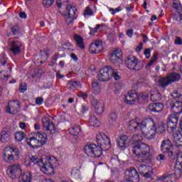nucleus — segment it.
<instances>
[{"mask_svg": "<svg viewBox=\"0 0 182 182\" xmlns=\"http://www.w3.org/2000/svg\"><path fill=\"white\" fill-rule=\"evenodd\" d=\"M75 19H76V17H72L70 16H68L65 19V22L67 25H73V21H75Z\"/></svg>", "mask_w": 182, "mask_h": 182, "instance_id": "54", "label": "nucleus"}, {"mask_svg": "<svg viewBox=\"0 0 182 182\" xmlns=\"http://www.w3.org/2000/svg\"><path fill=\"white\" fill-rule=\"evenodd\" d=\"M161 151L164 154H167L171 160H176V151L170 139H165L161 141Z\"/></svg>", "mask_w": 182, "mask_h": 182, "instance_id": "8", "label": "nucleus"}, {"mask_svg": "<svg viewBox=\"0 0 182 182\" xmlns=\"http://www.w3.org/2000/svg\"><path fill=\"white\" fill-rule=\"evenodd\" d=\"M89 110V107L86 105H82L79 108V114H85V112H87Z\"/></svg>", "mask_w": 182, "mask_h": 182, "instance_id": "52", "label": "nucleus"}, {"mask_svg": "<svg viewBox=\"0 0 182 182\" xmlns=\"http://www.w3.org/2000/svg\"><path fill=\"white\" fill-rule=\"evenodd\" d=\"M156 60H157V55H154V57L151 58V61L146 65V69H149V68H150Z\"/></svg>", "mask_w": 182, "mask_h": 182, "instance_id": "56", "label": "nucleus"}, {"mask_svg": "<svg viewBox=\"0 0 182 182\" xmlns=\"http://www.w3.org/2000/svg\"><path fill=\"white\" fill-rule=\"evenodd\" d=\"M11 129L9 127L3 128L1 134H0V141L1 143H6L11 140Z\"/></svg>", "mask_w": 182, "mask_h": 182, "instance_id": "20", "label": "nucleus"}, {"mask_svg": "<svg viewBox=\"0 0 182 182\" xmlns=\"http://www.w3.org/2000/svg\"><path fill=\"white\" fill-rule=\"evenodd\" d=\"M3 157L6 163H15L19 159V150L16 146H7L4 151Z\"/></svg>", "mask_w": 182, "mask_h": 182, "instance_id": "5", "label": "nucleus"}, {"mask_svg": "<svg viewBox=\"0 0 182 182\" xmlns=\"http://www.w3.org/2000/svg\"><path fill=\"white\" fill-rule=\"evenodd\" d=\"M104 147H98L95 144H90L85 145L84 147V152L88 157H96L99 159L103 154V150H109L111 147L110 139L107 135H103Z\"/></svg>", "mask_w": 182, "mask_h": 182, "instance_id": "1", "label": "nucleus"}, {"mask_svg": "<svg viewBox=\"0 0 182 182\" xmlns=\"http://www.w3.org/2000/svg\"><path fill=\"white\" fill-rule=\"evenodd\" d=\"M32 181V173L30 171H26L21 176L20 182H31Z\"/></svg>", "mask_w": 182, "mask_h": 182, "instance_id": "32", "label": "nucleus"}, {"mask_svg": "<svg viewBox=\"0 0 182 182\" xmlns=\"http://www.w3.org/2000/svg\"><path fill=\"white\" fill-rule=\"evenodd\" d=\"M151 100L152 102H160L161 100V94L159 91L151 92Z\"/></svg>", "mask_w": 182, "mask_h": 182, "instance_id": "35", "label": "nucleus"}, {"mask_svg": "<svg viewBox=\"0 0 182 182\" xmlns=\"http://www.w3.org/2000/svg\"><path fill=\"white\" fill-rule=\"evenodd\" d=\"M178 123V117L177 114L170 115L167 122V130L168 133L174 134L177 131V124Z\"/></svg>", "mask_w": 182, "mask_h": 182, "instance_id": "12", "label": "nucleus"}, {"mask_svg": "<svg viewBox=\"0 0 182 182\" xmlns=\"http://www.w3.org/2000/svg\"><path fill=\"white\" fill-rule=\"evenodd\" d=\"M43 104V97H38L36 100V105L41 106Z\"/></svg>", "mask_w": 182, "mask_h": 182, "instance_id": "60", "label": "nucleus"}, {"mask_svg": "<svg viewBox=\"0 0 182 182\" xmlns=\"http://www.w3.org/2000/svg\"><path fill=\"white\" fill-rule=\"evenodd\" d=\"M40 55H41L42 59H43V60H46L48 59V58L49 57V55H48V52H46L45 50H41Z\"/></svg>", "mask_w": 182, "mask_h": 182, "instance_id": "58", "label": "nucleus"}, {"mask_svg": "<svg viewBox=\"0 0 182 182\" xmlns=\"http://www.w3.org/2000/svg\"><path fill=\"white\" fill-rule=\"evenodd\" d=\"M67 87L69 90H75L79 87V83L76 81L70 80L67 84Z\"/></svg>", "mask_w": 182, "mask_h": 182, "instance_id": "41", "label": "nucleus"}, {"mask_svg": "<svg viewBox=\"0 0 182 182\" xmlns=\"http://www.w3.org/2000/svg\"><path fill=\"white\" fill-rule=\"evenodd\" d=\"M109 59L110 62L114 64L117 63V62H122V53L114 50L110 54Z\"/></svg>", "mask_w": 182, "mask_h": 182, "instance_id": "27", "label": "nucleus"}, {"mask_svg": "<svg viewBox=\"0 0 182 182\" xmlns=\"http://www.w3.org/2000/svg\"><path fill=\"white\" fill-rule=\"evenodd\" d=\"M91 103L92 106H95V112L98 114L103 113V107H105V105H103V102L97 101L95 98H92L91 100Z\"/></svg>", "mask_w": 182, "mask_h": 182, "instance_id": "22", "label": "nucleus"}, {"mask_svg": "<svg viewBox=\"0 0 182 182\" xmlns=\"http://www.w3.org/2000/svg\"><path fill=\"white\" fill-rule=\"evenodd\" d=\"M80 173V171H79L77 168H74L71 171V176L74 177V178H77V177H79Z\"/></svg>", "mask_w": 182, "mask_h": 182, "instance_id": "50", "label": "nucleus"}, {"mask_svg": "<svg viewBox=\"0 0 182 182\" xmlns=\"http://www.w3.org/2000/svg\"><path fill=\"white\" fill-rule=\"evenodd\" d=\"M40 164L41 170L44 174H47V176L55 174L53 165H52V157L43 155V161L40 162Z\"/></svg>", "mask_w": 182, "mask_h": 182, "instance_id": "6", "label": "nucleus"}, {"mask_svg": "<svg viewBox=\"0 0 182 182\" xmlns=\"http://www.w3.org/2000/svg\"><path fill=\"white\" fill-rule=\"evenodd\" d=\"M149 109L151 112H154V113H160L164 109V105H163V103L153 102L149 105Z\"/></svg>", "mask_w": 182, "mask_h": 182, "instance_id": "24", "label": "nucleus"}, {"mask_svg": "<svg viewBox=\"0 0 182 182\" xmlns=\"http://www.w3.org/2000/svg\"><path fill=\"white\" fill-rule=\"evenodd\" d=\"M117 120V114L116 112H111L109 117V124L110 126H114L116 121Z\"/></svg>", "mask_w": 182, "mask_h": 182, "instance_id": "40", "label": "nucleus"}, {"mask_svg": "<svg viewBox=\"0 0 182 182\" xmlns=\"http://www.w3.org/2000/svg\"><path fill=\"white\" fill-rule=\"evenodd\" d=\"M156 180L159 182H173L174 178L173 177V173H171V172H168L164 173L162 176L158 177Z\"/></svg>", "mask_w": 182, "mask_h": 182, "instance_id": "28", "label": "nucleus"}, {"mask_svg": "<svg viewBox=\"0 0 182 182\" xmlns=\"http://www.w3.org/2000/svg\"><path fill=\"white\" fill-rule=\"evenodd\" d=\"M172 96H173V97H175L176 99H178V97H181L182 94L180 93L178 91L175 90V91H173Z\"/></svg>", "mask_w": 182, "mask_h": 182, "instance_id": "61", "label": "nucleus"}, {"mask_svg": "<svg viewBox=\"0 0 182 182\" xmlns=\"http://www.w3.org/2000/svg\"><path fill=\"white\" fill-rule=\"evenodd\" d=\"M173 141L176 147L182 146V134L180 132L173 134Z\"/></svg>", "mask_w": 182, "mask_h": 182, "instance_id": "31", "label": "nucleus"}, {"mask_svg": "<svg viewBox=\"0 0 182 182\" xmlns=\"http://www.w3.org/2000/svg\"><path fill=\"white\" fill-rule=\"evenodd\" d=\"M132 153L137 157H142V163H150L151 154H150V146L144 143L137 144L132 147Z\"/></svg>", "mask_w": 182, "mask_h": 182, "instance_id": "2", "label": "nucleus"}, {"mask_svg": "<svg viewBox=\"0 0 182 182\" xmlns=\"http://www.w3.org/2000/svg\"><path fill=\"white\" fill-rule=\"evenodd\" d=\"M32 136L26 139L28 146L32 149H39L46 144L48 135L45 132H35L32 133Z\"/></svg>", "mask_w": 182, "mask_h": 182, "instance_id": "3", "label": "nucleus"}, {"mask_svg": "<svg viewBox=\"0 0 182 182\" xmlns=\"http://www.w3.org/2000/svg\"><path fill=\"white\" fill-rule=\"evenodd\" d=\"M10 50L12 52L14 55H19L21 53V46H22V43L19 41H13L10 44Z\"/></svg>", "mask_w": 182, "mask_h": 182, "instance_id": "25", "label": "nucleus"}, {"mask_svg": "<svg viewBox=\"0 0 182 182\" xmlns=\"http://www.w3.org/2000/svg\"><path fill=\"white\" fill-rule=\"evenodd\" d=\"M155 132L158 134H163L166 132V124L163 122L158 123V125L155 127Z\"/></svg>", "mask_w": 182, "mask_h": 182, "instance_id": "33", "label": "nucleus"}, {"mask_svg": "<svg viewBox=\"0 0 182 182\" xmlns=\"http://www.w3.org/2000/svg\"><path fill=\"white\" fill-rule=\"evenodd\" d=\"M156 126L157 122L152 118H146L141 122V132L142 134L146 133L147 139L149 140L156 137Z\"/></svg>", "mask_w": 182, "mask_h": 182, "instance_id": "4", "label": "nucleus"}, {"mask_svg": "<svg viewBox=\"0 0 182 182\" xmlns=\"http://www.w3.org/2000/svg\"><path fill=\"white\" fill-rule=\"evenodd\" d=\"M144 54L145 55L146 59H149L150 58V56H151L150 48L145 49V50L144 52Z\"/></svg>", "mask_w": 182, "mask_h": 182, "instance_id": "63", "label": "nucleus"}, {"mask_svg": "<svg viewBox=\"0 0 182 182\" xmlns=\"http://www.w3.org/2000/svg\"><path fill=\"white\" fill-rule=\"evenodd\" d=\"M125 178L132 180L133 182L140 181V176L136 168L132 167L125 171Z\"/></svg>", "mask_w": 182, "mask_h": 182, "instance_id": "16", "label": "nucleus"}, {"mask_svg": "<svg viewBox=\"0 0 182 182\" xmlns=\"http://www.w3.org/2000/svg\"><path fill=\"white\" fill-rule=\"evenodd\" d=\"M112 77H114L115 80H120V75L117 74V70L113 69V73L112 74Z\"/></svg>", "mask_w": 182, "mask_h": 182, "instance_id": "57", "label": "nucleus"}, {"mask_svg": "<svg viewBox=\"0 0 182 182\" xmlns=\"http://www.w3.org/2000/svg\"><path fill=\"white\" fill-rule=\"evenodd\" d=\"M90 124L94 127H99L100 126V121L96 118L95 115H91L89 119Z\"/></svg>", "mask_w": 182, "mask_h": 182, "instance_id": "36", "label": "nucleus"}, {"mask_svg": "<svg viewBox=\"0 0 182 182\" xmlns=\"http://www.w3.org/2000/svg\"><path fill=\"white\" fill-rule=\"evenodd\" d=\"M65 12L68 14V16H72L73 18H76V12H77V9H76L75 6H73L70 4H68L65 9Z\"/></svg>", "mask_w": 182, "mask_h": 182, "instance_id": "30", "label": "nucleus"}, {"mask_svg": "<svg viewBox=\"0 0 182 182\" xmlns=\"http://www.w3.org/2000/svg\"><path fill=\"white\" fill-rule=\"evenodd\" d=\"M92 15H93V11L87 6L85 10L84 16H92Z\"/></svg>", "mask_w": 182, "mask_h": 182, "instance_id": "53", "label": "nucleus"}, {"mask_svg": "<svg viewBox=\"0 0 182 182\" xmlns=\"http://www.w3.org/2000/svg\"><path fill=\"white\" fill-rule=\"evenodd\" d=\"M41 122L43 124V130H46V132L50 134H55V133H56V128L55 127V124H53V122H50L49 118L43 117L41 119Z\"/></svg>", "mask_w": 182, "mask_h": 182, "instance_id": "13", "label": "nucleus"}, {"mask_svg": "<svg viewBox=\"0 0 182 182\" xmlns=\"http://www.w3.org/2000/svg\"><path fill=\"white\" fill-rule=\"evenodd\" d=\"M28 89V85L26 82H21L19 86V90L21 93H25Z\"/></svg>", "mask_w": 182, "mask_h": 182, "instance_id": "51", "label": "nucleus"}, {"mask_svg": "<svg viewBox=\"0 0 182 182\" xmlns=\"http://www.w3.org/2000/svg\"><path fill=\"white\" fill-rule=\"evenodd\" d=\"M175 160H176V163H178L182 167V152H176Z\"/></svg>", "mask_w": 182, "mask_h": 182, "instance_id": "48", "label": "nucleus"}, {"mask_svg": "<svg viewBox=\"0 0 182 182\" xmlns=\"http://www.w3.org/2000/svg\"><path fill=\"white\" fill-rule=\"evenodd\" d=\"M171 174H173V180H176V178H180L181 176V169L178 168H175L172 172H171Z\"/></svg>", "mask_w": 182, "mask_h": 182, "instance_id": "44", "label": "nucleus"}, {"mask_svg": "<svg viewBox=\"0 0 182 182\" xmlns=\"http://www.w3.org/2000/svg\"><path fill=\"white\" fill-rule=\"evenodd\" d=\"M11 31L12 32V35H14V36H16V35H18V33L20 32L19 26L16 25V26L11 27Z\"/></svg>", "mask_w": 182, "mask_h": 182, "instance_id": "47", "label": "nucleus"}, {"mask_svg": "<svg viewBox=\"0 0 182 182\" xmlns=\"http://www.w3.org/2000/svg\"><path fill=\"white\" fill-rule=\"evenodd\" d=\"M55 3V0H43V6L44 8H50Z\"/></svg>", "mask_w": 182, "mask_h": 182, "instance_id": "45", "label": "nucleus"}, {"mask_svg": "<svg viewBox=\"0 0 182 182\" xmlns=\"http://www.w3.org/2000/svg\"><path fill=\"white\" fill-rule=\"evenodd\" d=\"M21 110V104L19 101L14 100L10 101L7 105L6 112L10 114H16Z\"/></svg>", "mask_w": 182, "mask_h": 182, "instance_id": "15", "label": "nucleus"}, {"mask_svg": "<svg viewBox=\"0 0 182 182\" xmlns=\"http://www.w3.org/2000/svg\"><path fill=\"white\" fill-rule=\"evenodd\" d=\"M143 141V136L140 134H134L131 139V143L133 144H139Z\"/></svg>", "mask_w": 182, "mask_h": 182, "instance_id": "39", "label": "nucleus"}, {"mask_svg": "<svg viewBox=\"0 0 182 182\" xmlns=\"http://www.w3.org/2000/svg\"><path fill=\"white\" fill-rule=\"evenodd\" d=\"M173 8L174 9H176L177 11H181L182 7H181V3L178 0H174L173 4H172Z\"/></svg>", "mask_w": 182, "mask_h": 182, "instance_id": "46", "label": "nucleus"}, {"mask_svg": "<svg viewBox=\"0 0 182 182\" xmlns=\"http://www.w3.org/2000/svg\"><path fill=\"white\" fill-rule=\"evenodd\" d=\"M69 133L71 136H74L75 140L82 134V128L80 125H73L70 129H69Z\"/></svg>", "mask_w": 182, "mask_h": 182, "instance_id": "26", "label": "nucleus"}, {"mask_svg": "<svg viewBox=\"0 0 182 182\" xmlns=\"http://www.w3.org/2000/svg\"><path fill=\"white\" fill-rule=\"evenodd\" d=\"M181 78V75H180L177 73H172L167 75L166 77H161L159 80L158 85L159 87H167L168 85H171V83H174V82H178Z\"/></svg>", "mask_w": 182, "mask_h": 182, "instance_id": "7", "label": "nucleus"}, {"mask_svg": "<svg viewBox=\"0 0 182 182\" xmlns=\"http://www.w3.org/2000/svg\"><path fill=\"white\" fill-rule=\"evenodd\" d=\"M109 11H112V12L111 13L112 15H114V14H116V12H120V11H122V7L119 6L117 9H109Z\"/></svg>", "mask_w": 182, "mask_h": 182, "instance_id": "62", "label": "nucleus"}, {"mask_svg": "<svg viewBox=\"0 0 182 182\" xmlns=\"http://www.w3.org/2000/svg\"><path fill=\"white\" fill-rule=\"evenodd\" d=\"M3 72H9L11 73L12 72V67L8 63V58H6V55L4 54L2 58L0 60V79H5L8 80V77H9V75H2Z\"/></svg>", "mask_w": 182, "mask_h": 182, "instance_id": "9", "label": "nucleus"}, {"mask_svg": "<svg viewBox=\"0 0 182 182\" xmlns=\"http://www.w3.org/2000/svg\"><path fill=\"white\" fill-rule=\"evenodd\" d=\"M92 93H94V95H99V93H100L101 88H100V85H99V82H92Z\"/></svg>", "mask_w": 182, "mask_h": 182, "instance_id": "42", "label": "nucleus"}, {"mask_svg": "<svg viewBox=\"0 0 182 182\" xmlns=\"http://www.w3.org/2000/svg\"><path fill=\"white\" fill-rule=\"evenodd\" d=\"M173 21H176V22H181L182 21V15L180 13H177L176 14L173 16Z\"/></svg>", "mask_w": 182, "mask_h": 182, "instance_id": "55", "label": "nucleus"}, {"mask_svg": "<svg viewBox=\"0 0 182 182\" xmlns=\"http://www.w3.org/2000/svg\"><path fill=\"white\" fill-rule=\"evenodd\" d=\"M136 102H139V95L134 90L129 91L125 96V103L127 105H134Z\"/></svg>", "mask_w": 182, "mask_h": 182, "instance_id": "18", "label": "nucleus"}, {"mask_svg": "<svg viewBox=\"0 0 182 182\" xmlns=\"http://www.w3.org/2000/svg\"><path fill=\"white\" fill-rule=\"evenodd\" d=\"M22 173V170L21 169V166L18 164H13L9 166L7 168V174L11 178H17L21 176Z\"/></svg>", "mask_w": 182, "mask_h": 182, "instance_id": "14", "label": "nucleus"}, {"mask_svg": "<svg viewBox=\"0 0 182 182\" xmlns=\"http://www.w3.org/2000/svg\"><path fill=\"white\" fill-rule=\"evenodd\" d=\"M31 162L33 163V164H37V166H41V163L43 161V156H41V158L39 159V156H32L30 159Z\"/></svg>", "mask_w": 182, "mask_h": 182, "instance_id": "38", "label": "nucleus"}, {"mask_svg": "<svg viewBox=\"0 0 182 182\" xmlns=\"http://www.w3.org/2000/svg\"><path fill=\"white\" fill-rule=\"evenodd\" d=\"M74 39L78 46V48H80V49H85V44L83 43V38L82 36L75 34L74 36Z\"/></svg>", "mask_w": 182, "mask_h": 182, "instance_id": "34", "label": "nucleus"}, {"mask_svg": "<svg viewBox=\"0 0 182 182\" xmlns=\"http://www.w3.org/2000/svg\"><path fill=\"white\" fill-rule=\"evenodd\" d=\"M112 75H113V68L110 65H107L100 70L98 80L100 82H108V80L112 79Z\"/></svg>", "mask_w": 182, "mask_h": 182, "instance_id": "11", "label": "nucleus"}, {"mask_svg": "<svg viewBox=\"0 0 182 182\" xmlns=\"http://www.w3.org/2000/svg\"><path fill=\"white\" fill-rule=\"evenodd\" d=\"M138 171L139 174L144 177V178H150L153 174V169L143 164L138 166Z\"/></svg>", "mask_w": 182, "mask_h": 182, "instance_id": "17", "label": "nucleus"}, {"mask_svg": "<svg viewBox=\"0 0 182 182\" xmlns=\"http://www.w3.org/2000/svg\"><path fill=\"white\" fill-rule=\"evenodd\" d=\"M26 136V134H25V132H23V131L17 132L15 134V139L16 141H22V140L25 139Z\"/></svg>", "mask_w": 182, "mask_h": 182, "instance_id": "43", "label": "nucleus"}, {"mask_svg": "<svg viewBox=\"0 0 182 182\" xmlns=\"http://www.w3.org/2000/svg\"><path fill=\"white\" fill-rule=\"evenodd\" d=\"M117 144L119 149H126L129 146V138L127 135L120 136L117 141Z\"/></svg>", "mask_w": 182, "mask_h": 182, "instance_id": "23", "label": "nucleus"}, {"mask_svg": "<svg viewBox=\"0 0 182 182\" xmlns=\"http://www.w3.org/2000/svg\"><path fill=\"white\" fill-rule=\"evenodd\" d=\"M139 97L143 100H146V99L149 98V94L146 92H142L139 94Z\"/></svg>", "mask_w": 182, "mask_h": 182, "instance_id": "59", "label": "nucleus"}, {"mask_svg": "<svg viewBox=\"0 0 182 182\" xmlns=\"http://www.w3.org/2000/svg\"><path fill=\"white\" fill-rule=\"evenodd\" d=\"M103 136H106V134L101 133L97 136L96 141L97 143V147H104L105 139Z\"/></svg>", "mask_w": 182, "mask_h": 182, "instance_id": "37", "label": "nucleus"}, {"mask_svg": "<svg viewBox=\"0 0 182 182\" xmlns=\"http://www.w3.org/2000/svg\"><path fill=\"white\" fill-rule=\"evenodd\" d=\"M156 160L159 163H164L167 160V157L164 154H160L156 156Z\"/></svg>", "mask_w": 182, "mask_h": 182, "instance_id": "49", "label": "nucleus"}, {"mask_svg": "<svg viewBox=\"0 0 182 182\" xmlns=\"http://www.w3.org/2000/svg\"><path fill=\"white\" fill-rule=\"evenodd\" d=\"M141 122H139L137 118L130 120L128 123V128L132 132H137V130H141Z\"/></svg>", "mask_w": 182, "mask_h": 182, "instance_id": "21", "label": "nucleus"}, {"mask_svg": "<svg viewBox=\"0 0 182 182\" xmlns=\"http://www.w3.org/2000/svg\"><path fill=\"white\" fill-rule=\"evenodd\" d=\"M89 50L90 53H100L103 50L102 41H93L90 46Z\"/></svg>", "mask_w": 182, "mask_h": 182, "instance_id": "19", "label": "nucleus"}, {"mask_svg": "<svg viewBox=\"0 0 182 182\" xmlns=\"http://www.w3.org/2000/svg\"><path fill=\"white\" fill-rule=\"evenodd\" d=\"M171 111L175 114H181V113H182V102L181 101L175 102L171 106Z\"/></svg>", "mask_w": 182, "mask_h": 182, "instance_id": "29", "label": "nucleus"}, {"mask_svg": "<svg viewBox=\"0 0 182 182\" xmlns=\"http://www.w3.org/2000/svg\"><path fill=\"white\" fill-rule=\"evenodd\" d=\"M175 44L176 45H182V39L181 38L176 37L175 40Z\"/></svg>", "mask_w": 182, "mask_h": 182, "instance_id": "64", "label": "nucleus"}, {"mask_svg": "<svg viewBox=\"0 0 182 182\" xmlns=\"http://www.w3.org/2000/svg\"><path fill=\"white\" fill-rule=\"evenodd\" d=\"M125 64L127 68L132 70H141L144 66L143 63L139 62V59L133 55H129L126 58Z\"/></svg>", "mask_w": 182, "mask_h": 182, "instance_id": "10", "label": "nucleus"}]
</instances>
